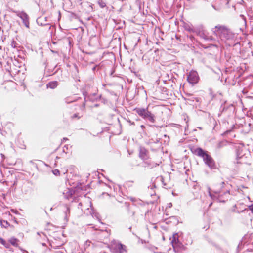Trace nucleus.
<instances>
[{
	"mask_svg": "<svg viewBox=\"0 0 253 253\" xmlns=\"http://www.w3.org/2000/svg\"><path fill=\"white\" fill-rule=\"evenodd\" d=\"M212 31L223 41L233 39L234 38V34L225 26H216L212 29Z\"/></svg>",
	"mask_w": 253,
	"mask_h": 253,
	"instance_id": "obj_1",
	"label": "nucleus"
},
{
	"mask_svg": "<svg viewBox=\"0 0 253 253\" xmlns=\"http://www.w3.org/2000/svg\"><path fill=\"white\" fill-rule=\"evenodd\" d=\"M192 153L198 156L203 158L205 164L211 169H215L216 167L214 161L208 154L201 148H196L192 150Z\"/></svg>",
	"mask_w": 253,
	"mask_h": 253,
	"instance_id": "obj_2",
	"label": "nucleus"
},
{
	"mask_svg": "<svg viewBox=\"0 0 253 253\" xmlns=\"http://www.w3.org/2000/svg\"><path fill=\"white\" fill-rule=\"evenodd\" d=\"M134 110L144 120L151 123H155L156 116L151 111H149L148 108H135Z\"/></svg>",
	"mask_w": 253,
	"mask_h": 253,
	"instance_id": "obj_3",
	"label": "nucleus"
},
{
	"mask_svg": "<svg viewBox=\"0 0 253 253\" xmlns=\"http://www.w3.org/2000/svg\"><path fill=\"white\" fill-rule=\"evenodd\" d=\"M209 196L213 200H216L219 202H225L227 200L230 195L229 190L224 192L223 194H219L217 192H215L214 194H212L209 189Z\"/></svg>",
	"mask_w": 253,
	"mask_h": 253,
	"instance_id": "obj_4",
	"label": "nucleus"
},
{
	"mask_svg": "<svg viewBox=\"0 0 253 253\" xmlns=\"http://www.w3.org/2000/svg\"><path fill=\"white\" fill-rule=\"evenodd\" d=\"M195 33L205 40H211L212 39L211 36L208 35V32L204 29L202 25L196 27V31Z\"/></svg>",
	"mask_w": 253,
	"mask_h": 253,
	"instance_id": "obj_5",
	"label": "nucleus"
},
{
	"mask_svg": "<svg viewBox=\"0 0 253 253\" xmlns=\"http://www.w3.org/2000/svg\"><path fill=\"white\" fill-rule=\"evenodd\" d=\"M246 151L243 146L239 147L236 151V159L237 163H243L246 162L247 156L244 151Z\"/></svg>",
	"mask_w": 253,
	"mask_h": 253,
	"instance_id": "obj_6",
	"label": "nucleus"
},
{
	"mask_svg": "<svg viewBox=\"0 0 253 253\" xmlns=\"http://www.w3.org/2000/svg\"><path fill=\"white\" fill-rule=\"evenodd\" d=\"M111 250L112 253H126V247L119 243L112 244Z\"/></svg>",
	"mask_w": 253,
	"mask_h": 253,
	"instance_id": "obj_7",
	"label": "nucleus"
},
{
	"mask_svg": "<svg viewBox=\"0 0 253 253\" xmlns=\"http://www.w3.org/2000/svg\"><path fill=\"white\" fill-rule=\"evenodd\" d=\"M199 79V78L198 74L195 71H190L187 76V81L188 83L193 85L198 82Z\"/></svg>",
	"mask_w": 253,
	"mask_h": 253,
	"instance_id": "obj_8",
	"label": "nucleus"
},
{
	"mask_svg": "<svg viewBox=\"0 0 253 253\" xmlns=\"http://www.w3.org/2000/svg\"><path fill=\"white\" fill-rule=\"evenodd\" d=\"M16 15L20 17L23 21L24 25L28 28L29 26V16L24 11H16Z\"/></svg>",
	"mask_w": 253,
	"mask_h": 253,
	"instance_id": "obj_9",
	"label": "nucleus"
},
{
	"mask_svg": "<svg viewBox=\"0 0 253 253\" xmlns=\"http://www.w3.org/2000/svg\"><path fill=\"white\" fill-rule=\"evenodd\" d=\"M110 235V233L107 231H101L98 234V238L101 240V242H104L107 240Z\"/></svg>",
	"mask_w": 253,
	"mask_h": 253,
	"instance_id": "obj_10",
	"label": "nucleus"
},
{
	"mask_svg": "<svg viewBox=\"0 0 253 253\" xmlns=\"http://www.w3.org/2000/svg\"><path fill=\"white\" fill-rule=\"evenodd\" d=\"M173 248L175 250L177 248H183V245L179 242L177 234L174 235L173 236V239L171 241Z\"/></svg>",
	"mask_w": 253,
	"mask_h": 253,
	"instance_id": "obj_11",
	"label": "nucleus"
},
{
	"mask_svg": "<svg viewBox=\"0 0 253 253\" xmlns=\"http://www.w3.org/2000/svg\"><path fill=\"white\" fill-rule=\"evenodd\" d=\"M144 167H147L150 169H152L154 167H155L157 166H159V164L161 163V161H159L157 162H154L153 161H152L151 160H145L144 161Z\"/></svg>",
	"mask_w": 253,
	"mask_h": 253,
	"instance_id": "obj_12",
	"label": "nucleus"
},
{
	"mask_svg": "<svg viewBox=\"0 0 253 253\" xmlns=\"http://www.w3.org/2000/svg\"><path fill=\"white\" fill-rule=\"evenodd\" d=\"M139 157L140 158H141L142 160H146L148 159L149 156H148V151L144 147H140V151H139Z\"/></svg>",
	"mask_w": 253,
	"mask_h": 253,
	"instance_id": "obj_13",
	"label": "nucleus"
},
{
	"mask_svg": "<svg viewBox=\"0 0 253 253\" xmlns=\"http://www.w3.org/2000/svg\"><path fill=\"white\" fill-rule=\"evenodd\" d=\"M183 27L186 31L190 33H195L196 31V28H194L191 24L184 23Z\"/></svg>",
	"mask_w": 253,
	"mask_h": 253,
	"instance_id": "obj_14",
	"label": "nucleus"
},
{
	"mask_svg": "<svg viewBox=\"0 0 253 253\" xmlns=\"http://www.w3.org/2000/svg\"><path fill=\"white\" fill-rule=\"evenodd\" d=\"M46 21H47V17H39L37 19V23L39 25H40L42 26L49 25V24L48 23L44 22Z\"/></svg>",
	"mask_w": 253,
	"mask_h": 253,
	"instance_id": "obj_15",
	"label": "nucleus"
},
{
	"mask_svg": "<svg viewBox=\"0 0 253 253\" xmlns=\"http://www.w3.org/2000/svg\"><path fill=\"white\" fill-rule=\"evenodd\" d=\"M98 97L100 98L101 95H99L98 96H96V95L95 93H93L92 94H90L88 96H84V99L85 100H89L91 101H94L95 99H97Z\"/></svg>",
	"mask_w": 253,
	"mask_h": 253,
	"instance_id": "obj_16",
	"label": "nucleus"
},
{
	"mask_svg": "<svg viewBox=\"0 0 253 253\" xmlns=\"http://www.w3.org/2000/svg\"><path fill=\"white\" fill-rule=\"evenodd\" d=\"M58 85V83L57 81H52L49 82L46 86L47 88H50L51 89L55 88Z\"/></svg>",
	"mask_w": 253,
	"mask_h": 253,
	"instance_id": "obj_17",
	"label": "nucleus"
},
{
	"mask_svg": "<svg viewBox=\"0 0 253 253\" xmlns=\"http://www.w3.org/2000/svg\"><path fill=\"white\" fill-rule=\"evenodd\" d=\"M63 194L65 198L69 199L73 195V190L71 189H67L63 192Z\"/></svg>",
	"mask_w": 253,
	"mask_h": 253,
	"instance_id": "obj_18",
	"label": "nucleus"
},
{
	"mask_svg": "<svg viewBox=\"0 0 253 253\" xmlns=\"http://www.w3.org/2000/svg\"><path fill=\"white\" fill-rule=\"evenodd\" d=\"M227 143H228V142L226 140H222V141L219 142L217 144L216 147L218 149H220V148L226 146Z\"/></svg>",
	"mask_w": 253,
	"mask_h": 253,
	"instance_id": "obj_19",
	"label": "nucleus"
},
{
	"mask_svg": "<svg viewBox=\"0 0 253 253\" xmlns=\"http://www.w3.org/2000/svg\"><path fill=\"white\" fill-rule=\"evenodd\" d=\"M19 240L15 238H11L9 239V242L11 245L17 247L18 245V242Z\"/></svg>",
	"mask_w": 253,
	"mask_h": 253,
	"instance_id": "obj_20",
	"label": "nucleus"
},
{
	"mask_svg": "<svg viewBox=\"0 0 253 253\" xmlns=\"http://www.w3.org/2000/svg\"><path fill=\"white\" fill-rule=\"evenodd\" d=\"M0 243L3 245L6 248H8L10 247L9 243L1 238H0Z\"/></svg>",
	"mask_w": 253,
	"mask_h": 253,
	"instance_id": "obj_21",
	"label": "nucleus"
},
{
	"mask_svg": "<svg viewBox=\"0 0 253 253\" xmlns=\"http://www.w3.org/2000/svg\"><path fill=\"white\" fill-rule=\"evenodd\" d=\"M76 100V99L75 98H73L72 97H67V98H65V101L67 103H70L75 101Z\"/></svg>",
	"mask_w": 253,
	"mask_h": 253,
	"instance_id": "obj_22",
	"label": "nucleus"
},
{
	"mask_svg": "<svg viewBox=\"0 0 253 253\" xmlns=\"http://www.w3.org/2000/svg\"><path fill=\"white\" fill-rule=\"evenodd\" d=\"M65 207H66V211H65V218L66 219H67L68 217V215L69 214V213H70V208L67 205L65 206Z\"/></svg>",
	"mask_w": 253,
	"mask_h": 253,
	"instance_id": "obj_23",
	"label": "nucleus"
},
{
	"mask_svg": "<svg viewBox=\"0 0 253 253\" xmlns=\"http://www.w3.org/2000/svg\"><path fill=\"white\" fill-rule=\"evenodd\" d=\"M98 3L100 7L104 8L106 6V3L102 0H99L98 1Z\"/></svg>",
	"mask_w": 253,
	"mask_h": 253,
	"instance_id": "obj_24",
	"label": "nucleus"
},
{
	"mask_svg": "<svg viewBox=\"0 0 253 253\" xmlns=\"http://www.w3.org/2000/svg\"><path fill=\"white\" fill-rule=\"evenodd\" d=\"M1 224L2 226H3L5 228H6L10 225V224L7 221H5V220H3V221H1Z\"/></svg>",
	"mask_w": 253,
	"mask_h": 253,
	"instance_id": "obj_25",
	"label": "nucleus"
},
{
	"mask_svg": "<svg viewBox=\"0 0 253 253\" xmlns=\"http://www.w3.org/2000/svg\"><path fill=\"white\" fill-rule=\"evenodd\" d=\"M127 209L128 212L130 214H131L132 216L134 215V214H135L134 211L131 210V207H130V206L128 205H127Z\"/></svg>",
	"mask_w": 253,
	"mask_h": 253,
	"instance_id": "obj_26",
	"label": "nucleus"
},
{
	"mask_svg": "<svg viewBox=\"0 0 253 253\" xmlns=\"http://www.w3.org/2000/svg\"><path fill=\"white\" fill-rule=\"evenodd\" d=\"M53 173L55 175H58L60 174V171L58 169H54L52 171Z\"/></svg>",
	"mask_w": 253,
	"mask_h": 253,
	"instance_id": "obj_27",
	"label": "nucleus"
},
{
	"mask_svg": "<svg viewBox=\"0 0 253 253\" xmlns=\"http://www.w3.org/2000/svg\"><path fill=\"white\" fill-rule=\"evenodd\" d=\"M68 149V146H65L63 148V152H65V153H67V152H66V150Z\"/></svg>",
	"mask_w": 253,
	"mask_h": 253,
	"instance_id": "obj_28",
	"label": "nucleus"
},
{
	"mask_svg": "<svg viewBox=\"0 0 253 253\" xmlns=\"http://www.w3.org/2000/svg\"><path fill=\"white\" fill-rule=\"evenodd\" d=\"M249 209L252 211V212L253 213V204L249 206Z\"/></svg>",
	"mask_w": 253,
	"mask_h": 253,
	"instance_id": "obj_29",
	"label": "nucleus"
},
{
	"mask_svg": "<svg viewBox=\"0 0 253 253\" xmlns=\"http://www.w3.org/2000/svg\"><path fill=\"white\" fill-rule=\"evenodd\" d=\"M12 47L15 48L16 47L15 46V42L14 41H13L11 43Z\"/></svg>",
	"mask_w": 253,
	"mask_h": 253,
	"instance_id": "obj_30",
	"label": "nucleus"
},
{
	"mask_svg": "<svg viewBox=\"0 0 253 253\" xmlns=\"http://www.w3.org/2000/svg\"><path fill=\"white\" fill-rule=\"evenodd\" d=\"M240 17L242 18V19L245 22L246 21V18L243 15H240Z\"/></svg>",
	"mask_w": 253,
	"mask_h": 253,
	"instance_id": "obj_31",
	"label": "nucleus"
},
{
	"mask_svg": "<svg viewBox=\"0 0 253 253\" xmlns=\"http://www.w3.org/2000/svg\"><path fill=\"white\" fill-rule=\"evenodd\" d=\"M11 211L12 212H14V213H15L16 214H17L18 213V211H16V210H15L14 209H12Z\"/></svg>",
	"mask_w": 253,
	"mask_h": 253,
	"instance_id": "obj_32",
	"label": "nucleus"
},
{
	"mask_svg": "<svg viewBox=\"0 0 253 253\" xmlns=\"http://www.w3.org/2000/svg\"><path fill=\"white\" fill-rule=\"evenodd\" d=\"M140 127H141V128L142 129H144V128H145V126H144V125H141V126H140Z\"/></svg>",
	"mask_w": 253,
	"mask_h": 253,
	"instance_id": "obj_33",
	"label": "nucleus"
},
{
	"mask_svg": "<svg viewBox=\"0 0 253 253\" xmlns=\"http://www.w3.org/2000/svg\"><path fill=\"white\" fill-rule=\"evenodd\" d=\"M91 242L89 241H87L86 242V245H88H88H89V243H90Z\"/></svg>",
	"mask_w": 253,
	"mask_h": 253,
	"instance_id": "obj_34",
	"label": "nucleus"
},
{
	"mask_svg": "<svg viewBox=\"0 0 253 253\" xmlns=\"http://www.w3.org/2000/svg\"><path fill=\"white\" fill-rule=\"evenodd\" d=\"M224 184H225V183L224 182H222V183H221L222 186H221L223 187V185H224Z\"/></svg>",
	"mask_w": 253,
	"mask_h": 253,
	"instance_id": "obj_35",
	"label": "nucleus"
},
{
	"mask_svg": "<svg viewBox=\"0 0 253 253\" xmlns=\"http://www.w3.org/2000/svg\"><path fill=\"white\" fill-rule=\"evenodd\" d=\"M95 69H96V67L95 66V67H94L92 68V70L94 71H95Z\"/></svg>",
	"mask_w": 253,
	"mask_h": 253,
	"instance_id": "obj_36",
	"label": "nucleus"
},
{
	"mask_svg": "<svg viewBox=\"0 0 253 253\" xmlns=\"http://www.w3.org/2000/svg\"><path fill=\"white\" fill-rule=\"evenodd\" d=\"M68 140V139L67 138H64L63 141H65V140Z\"/></svg>",
	"mask_w": 253,
	"mask_h": 253,
	"instance_id": "obj_37",
	"label": "nucleus"
},
{
	"mask_svg": "<svg viewBox=\"0 0 253 253\" xmlns=\"http://www.w3.org/2000/svg\"><path fill=\"white\" fill-rule=\"evenodd\" d=\"M229 132H231V131H227L226 132V134H228V133H229Z\"/></svg>",
	"mask_w": 253,
	"mask_h": 253,
	"instance_id": "obj_38",
	"label": "nucleus"
},
{
	"mask_svg": "<svg viewBox=\"0 0 253 253\" xmlns=\"http://www.w3.org/2000/svg\"><path fill=\"white\" fill-rule=\"evenodd\" d=\"M42 246H46V244L45 243H42Z\"/></svg>",
	"mask_w": 253,
	"mask_h": 253,
	"instance_id": "obj_39",
	"label": "nucleus"
},
{
	"mask_svg": "<svg viewBox=\"0 0 253 253\" xmlns=\"http://www.w3.org/2000/svg\"><path fill=\"white\" fill-rule=\"evenodd\" d=\"M50 250H50V249H46V251H50Z\"/></svg>",
	"mask_w": 253,
	"mask_h": 253,
	"instance_id": "obj_40",
	"label": "nucleus"
},
{
	"mask_svg": "<svg viewBox=\"0 0 253 253\" xmlns=\"http://www.w3.org/2000/svg\"><path fill=\"white\" fill-rule=\"evenodd\" d=\"M190 38L191 39L194 38L193 36H190Z\"/></svg>",
	"mask_w": 253,
	"mask_h": 253,
	"instance_id": "obj_41",
	"label": "nucleus"
},
{
	"mask_svg": "<svg viewBox=\"0 0 253 253\" xmlns=\"http://www.w3.org/2000/svg\"><path fill=\"white\" fill-rule=\"evenodd\" d=\"M176 218V217H175V216H172V217H171V218Z\"/></svg>",
	"mask_w": 253,
	"mask_h": 253,
	"instance_id": "obj_42",
	"label": "nucleus"
},
{
	"mask_svg": "<svg viewBox=\"0 0 253 253\" xmlns=\"http://www.w3.org/2000/svg\"><path fill=\"white\" fill-rule=\"evenodd\" d=\"M77 117V115H76V114H75V115H74V117Z\"/></svg>",
	"mask_w": 253,
	"mask_h": 253,
	"instance_id": "obj_43",
	"label": "nucleus"
},
{
	"mask_svg": "<svg viewBox=\"0 0 253 253\" xmlns=\"http://www.w3.org/2000/svg\"><path fill=\"white\" fill-rule=\"evenodd\" d=\"M131 201H134L133 198H131Z\"/></svg>",
	"mask_w": 253,
	"mask_h": 253,
	"instance_id": "obj_44",
	"label": "nucleus"
},
{
	"mask_svg": "<svg viewBox=\"0 0 253 253\" xmlns=\"http://www.w3.org/2000/svg\"><path fill=\"white\" fill-rule=\"evenodd\" d=\"M170 205H172L171 203H169V206H170Z\"/></svg>",
	"mask_w": 253,
	"mask_h": 253,
	"instance_id": "obj_45",
	"label": "nucleus"
},
{
	"mask_svg": "<svg viewBox=\"0 0 253 253\" xmlns=\"http://www.w3.org/2000/svg\"><path fill=\"white\" fill-rule=\"evenodd\" d=\"M211 205H212V203H211L210 204L209 206H211Z\"/></svg>",
	"mask_w": 253,
	"mask_h": 253,
	"instance_id": "obj_46",
	"label": "nucleus"
},
{
	"mask_svg": "<svg viewBox=\"0 0 253 253\" xmlns=\"http://www.w3.org/2000/svg\"><path fill=\"white\" fill-rule=\"evenodd\" d=\"M170 205H172L171 203H169V206H170Z\"/></svg>",
	"mask_w": 253,
	"mask_h": 253,
	"instance_id": "obj_47",
	"label": "nucleus"
},
{
	"mask_svg": "<svg viewBox=\"0 0 253 253\" xmlns=\"http://www.w3.org/2000/svg\"><path fill=\"white\" fill-rule=\"evenodd\" d=\"M249 252H250V251H249ZM253 253V252L252 251H251V253Z\"/></svg>",
	"mask_w": 253,
	"mask_h": 253,
	"instance_id": "obj_48",
	"label": "nucleus"
},
{
	"mask_svg": "<svg viewBox=\"0 0 253 253\" xmlns=\"http://www.w3.org/2000/svg\"><path fill=\"white\" fill-rule=\"evenodd\" d=\"M131 124H132V125H134V123L133 122V123H132Z\"/></svg>",
	"mask_w": 253,
	"mask_h": 253,
	"instance_id": "obj_49",
	"label": "nucleus"
},
{
	"mask_svg": "<svg viewBox=\"0 0 253 253\" xmlns=\"http://www.w3.org/2000/svg\"><path fill=\"white\" fill-rule=\"evenodd\" d=\"M1 31V27H0V31Z\"/></svg>",
	"mask_w": 253,
	"mask_h": 253,
	"instance_id": "obj_50",
	"label": "nucleus"
}]
</instances>
